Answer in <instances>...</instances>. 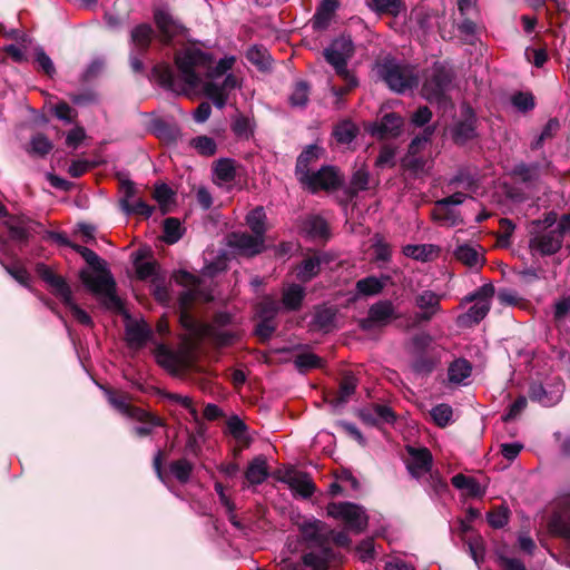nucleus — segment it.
I'll list each match as a JSON object with an SVG mask.
<instances>
[{
  "instance_id": "nucleus-8",
  "label": "nucleus",
  "mask_w": 570,
  "mask_h": 570,
  "mask_svg": "<svg viewBox=\"0 0 570 570\" xmlns=\"http://www.w3.org/2000/svg\"><path fill=\"white\" fill-rule=\"evenodd\" d=\"M307 189L315 194L320 190H337L344 184L340 169L335 166H322L317 171L311 173L301 181Z\"/></svg>"
},
{
  "instance_id": "nucleus-26",
  "label": "nucleus",
  "mask_w": 570,
  "mask_h": 570,
  "mask_svg": "<svg viewBox=\"0 0 570 570\" xmlns=\"http://www.w3.org/2000/svg\"><path fill=\"white\" fill-rule=\"evenodd\" d=\"M7 218L3 225L8 229L9 238L20 245H27L30 240L27 235L28 216L10 214Z\"/></svg>"
},
{
  "instance_id": "nucleus-32",
  "label": "nucleus",
  "mask_w": 570,
  "mask_h": 570,
  "mask_svg": "<svg viewBox=\"0 0 570 570\" xmlns=\"http://www.w3.org/2000/svg\"><path fill=\"white\" fill-rule=\"evenodd\" d=\"M155 37V31L149 23H140L136 26L130 32L131 43L141 52L148 51L151 41Z\"/></svg>"
},
{
  "instance_id": "nucleus-14",
  "label": "nucleus",
  "mask_w": 570,
  "mask_h": 570,
  "mask_svg": "<svg viewBox=\"0 0 570 570\" xmlns=\"http://www.w3.org/2000/svg\"><path fill=\"white\" fill-rule=\"evenodd\" d=\"M331 261L330 254L322 250H315L312 255H306L295 268L296 278L301 283L311 282L321 273L322 266L328 265Z\"/></svg>"
},
{
  "instance_id": "nucleus-39",
  "label": "nucleus",
  "mask_w": 570,
  "mask_h": 570,
  "mask_svg": "<svg viewBox=\"0 0 570 570\" xmlns=\"http://www.w3.org/2000/svg\"><path fill=\"white\" fill-rule=\"evenodd\" d=\"M53 149V144L49 140V138L42 134L37 132L31 136L28 147H26V151L31 156H37L45 158L50 151Z\"/></svg>"
},
{
  "instance_id": "nucleus-50",
  "label": "nucleus",
  "mask_w": 570,
  "mask_h": 570,
  "mask_svg": "<svg viewBox=\"0 0 570 570\" xmlns=\"http://www.w3.org/2000/svg\"><path fill=\"white\" fill-rule=\"evenodd\" d=\"M294 364L301 373H305L312 368H322L325 360L314 353H301L294 358Z\"/></svg>"
},
{
  "instance_id": "nucleus-46",
  "label": "nucleus",
  "mask_w": 570,
  "mask_h": 570,
  "mask_svg": "<svg viewBox=\"0 0 570 570\" xmlns=\"http://www.w3.org/2000/svg\"><path fill=\"white\" fill-rule=\"evenodd\" d=\"M472 373V365L465 358H458L449 366V380L454 383H461Z\"/></svg>"
},
{
  "instance_id": "nucleus-22",
  "label": "nucleus",
  "mask_w": 570,
  "mask_h": 570,
  "mask_svg": "<svg viewBox=\"0 0 570 570\" xmlns=\"http://www.w3.org/2000/svg\"><path fill=\"white\" fill-rule=\"evenodd\" d=\"M302 229L312 240L327 242L331 237L328 224L320 215L307 216L303 222Z\"/></svg>"
},
{
  "instance_id": "nucleus-28",
  "label": "nucleus",
  "mask_w": 570,
  "mask_h": 570,
  "mask_svg": "<svg viewBox=\"0 0 570 570\" xmlns=\"http://www.w3.org/2000/svg\"><path fill=\"white\" fill-rule=\"evenodd\" d=\"M284 481L304 499L311 498L316 491V485L307 473L288 472Z\"/></svg>"
},
{
  "instance_id": "nucleus-31",
  "label": "nucleus",
  "mask_w": 570,
  "mask_h": 570,
  "mask_svg": "<svg viewBox=\"0 0 570 570\" xmlns=\"http://www.w3.org/2000/svg\"><path fill=\"white\" fill-rule=\"evenodd\" d=\"M268 466L266 462V458L263 455H258L254 458L246 471H245V479L248 482V484L252 485H258L262 484L266 479L268 478Z\"/></svg>"
},
{
  "instance_id": "nucleus-45",
  "label": "nucleus",
  "mask_w": 570,
  "mask_h": 570,
  "mask_svg": "<svg viewBox=\"0 0 570 570\" xmlns=\"http://www.w3.org/2000/svg\"><path fill=\"white\" fill-rule=\"evenodd\" d=\"M163 232V240L168 245L176 244L184 235L181 223L176 217H168L164 220Z\"/></svg>"
},
{
  "instance_id": "nucleus-43",
  "label": "nucleus",
  "mask_w": 570,
  "mask_h": 570,
  "mask_svg": "<svg viewBox=\"0 0 570 570\" xmlns=\"http://www.w3.org/2000/svg\"><path fill=\"white\" fill-rule=\"evenodd\" d=\"M266 214L263 207H256L246 216V223L252 233L258 237L265 238L266 233Z\"/></svg>"
},
{
  "instance_id": "nucleus-57",
  "label": "nucleus",
  "mask_w": 570,
  "mask_h": 570,
  "mask_svg": "<svg viewBox=\"0 0 570 570\" xmlns=\"http://www.w3.org/2000/svg\"><path fill=\"white\" fill-rule=\"evenodd\" d=\"M120 207L127 215H139L149 218L154 213V207L148 205L144 199H138L135 204L127 200H120Z\"/></svg>"
},
{
  "instance_id": "nucleus-42",
  "label": "nucleus",
  "mask_w": 570,
  "mask_h": 570,
  "mask_svg": "<svg viewBox=\"0 0 570 570\" xmlns=\"http://www.w3.org/2000/svg\"><path fill=\"white\" fill-rule=\"evenodd\" d=\"M337 309L334 307L327 306H317L315 308L313 324L324 332H328L330 328L334 325L336 320Z\"/></svg>"
},
{
  "instance_id": "nucleus-61",
  "label": "nucleus",
  "mask_w": 570,
  "mask_h": 570,
  "mask_svg": "<svg viewBox=\"0 0 570 570\" xmlns=\"http://www.w3.org/2000/svg\"><path fill=\"white\" fill-rule=\"evenodd\" d=\"M433 422L439 428H445L450 424L453 416L452 407L449 404L441 403L435 405L430 412Z\"/></svg>"
},
{
  "instance_id": "nucleus-25",
  "label": "nucleus",
  "mask_w": 570,
  "mask_h": 570,
  "mask_svg": "<svg viewBox=\"0 0 570 570\" xmlns=\"http://www.w3.org/2000/svg\"><path fill=\"white\" fill-rule=\"evenodd\" d=\"M338 7V0H323L316 8V11L312 18V28L315 31L326 30Z\"/></svg>"
},
{
  "instance_id": "nucleus-2",
  "label": "nucleus",
  "mask_w": 570,
  "mask_h": 570,
  "mask_svg": "<svg viewBox=\"0 0 570 570\" xmlns=\"http://www.w3.org/2000/svg\"><path fill=\"white\" fill-rule=\"evenodd\" d=\"M42 239L53 242L59 246L70 247L78 253L92 269V272L88 269L79 272V278L83 286L95 296L99 297L106 308L117 312L124 309L122 302L116 293L117 285L115 278L97 253L88 247L70 242L66 233L62 232L45 230Z\"/></svg>"
},
{
  "instance_id": "nucleus-17",
  "label": "nucleus",
  "mask_w": 570,
  "mask_h": 570,
  "mask_svg": "<svg viewBox=\"0 0 570 570\" xmlns=\"http://www.w3.org/2000/svg\"><path fill=\"white\" fill-rule=\"evenodd\" d=\"M548 527L551 533L570 542V494L560 498L558 509L551 515Z\"/></svg>"
},
{
  "instance_id": "nucleus-9",
  "label": "nucleus",
  "mask_w": 570,
  "mask_h": 570,
  "mask_svg": "<svg viewBox=\"0 0 570 570\" xmlns=\"http://www.w3.org/2000/svg\"><path fill=\"white\" fill-rule=\"evenodd\" d=\"M478 117L470 104L461 105V118L456 120L451 129L452 141L458 146H464L469 141L478 138Z\"/></svg>"
},
{
  "instance_id": "nucleus-4",
  "label": "nucleus",
  "mask_w": 570,
  "mask_h": 570,
  "mask_svg": "<svg viewBox=\"0 0 570 570\" xmlns=\"http://www.w3.org/2000/svg\"><path fill=\"white\" fill-rule=\"evenodd\" d=\"M454 72L441 65H435L422 86L423 97L444 110L453 107L450 91L453 88Z\"/></svg>"
},
{
  "instance_id": "nucleus-11",
  "label": "nucleus",
  "mask_w": 570,
  "mask_h": 570,
  "mask_svg": "<svg viewBox=\"0 0 570 570\" xmlns=\"http://www.w3.org/2000/svg\"><path fill=\"white\" fill-rule=\"evenodd\" d=\"M397 318L395 308L390 299H382L372 304L368 308L367 316L360 321V328L363 331H372L374 327L386 326L392 320Z\"/></svg>"
},
{
  "instance_id": "nucleus-10",
  "label": "nucleus",
  "mask_w": 570,
  "mask_h": 570,
  "mask_svg": "<svg viewBox=\"0 0 570 570\" xmlns=\"http://www.w3.org/2000/svg\"><path fill=\"white\" fill-rule=\"evenodd\" d=\"M563 392L564 383L561 380H554L547 384L533 382L529 386L528 396L532 402L550 407L561 401Z\"/></svg>"
},
{
  "instance_id": "nucleus-24",
  "label": "nucleus",
  "mask_w": 570,
  "mask_h": 570,
  "mask_svg": "<svg viewBox=\"0 0 570 570\" xmlns=\"http://www.w3.org/2000/svg\"><path fill=\"white\" fill-rule=\"evenodd\" d=\"M563 238L556 232H550L530 239V248L537 249L543 256H550L560 250Z\"/></svg>"
},
{
  "instance_id": "nucleus-37",
  "label": "nucleus",
  "mask_w": 570,
  "mask_h": 570,
  "mask_svg": "<svg viewBox=\"0 0 570 570\" xmlns=\"http://www.w3.org/2000/svg\"><path fill=\"white\" fill-rule=\"evenodd\" d=\"M367 6L379 14L397 17L405 10L403 0H367Z\"/></svg>"
},
{
  "instance_id": "nucleus-47",
  "label": "nucleus",
  "mask_w": 570,
  "mask_h": 570,
  "mask_svg": "<svg viewBox=\"0 0 570 570\" xmlns=\"http://www.w3.org/2000/svg\"><path fill=\"white\" fill-rule=\"evenodd\" d=\"M200 87L203 88L204 94L213 101L216 108H225L228 96L227 92L222 89V87H218L217 82L205 81L203 85H200Z\"/></svg>"
},
{
  "instance_id": "nucleus-62",
  "label": "nucleus",
  "mask_w": 570,
  "mask_h": 570,
  "mask_svg": "<svg viewBox=\"0 0 570 570\" xmlns=\"http://www.w3.org/2000/svg\"><path fill=\"white\" fill-rule=\"evenodd\" d=\"M426 159L420 155H411L409 151L401 159V167L405 171L416 176L424 170Z\"/></svg>"
},
{
  "instance_id": "nucleus-6",
  "label": "nucleus",
  "mask_w": 570,
  "mask_h": 570,
  "mask_svg": "<svg viewBox=\"0 0 570 570\" xmlns=\"http://www.w3.org/2000/svg\"><path fill=\"white\" fill-rule=\"evenodd\" d=\"M355 53V47L352 37L342 33L333 39L323 50L325 61L333 67L337 76H348L347 63Z\"/></svg>"
},
{
  "instance_id": "nucleus-48",
  "label": "nucleus",
  "mask_w": 570,
  "mask_h": 570,
  "mask_svg": "<svg viewBox=\"0 0 570 570\" xmlns=\"http://www.w3.org/2000/svg\"><path fill=\"white\" fill-rule=\"evenodd\" d=\"M435 126L424 127L423 131L416 135L409 144L407 151L411 155H420L429 144L432 142V137L435 132Z\"/></svg>"
},
{
  "instance_id": "nucleus-59",
  "label": "nucleus",
  "mask_w": 570,
  "mask_h": 570,
  "mask_svg": "<svg viewBox=\"0 0 570 570\" xmlns=\"http://www.w3.org/2000/svg\"><path fill=\"white\" fill-rule=\"evenodd\" d=\"M281 311V304L272 298L262 301L256 308V315L259 320L275 321Z\"/></svg>"
},
{
  "instance_id": "nucleus-12",
  "label": "nucleus",
  "mask_w": 570,
  "mask_h": 570,
  "mask_svg": "<svg viewBox=\"0 0 570 570\" xmlns=\"http://www.w3.org/2000/svg\"><path fill=\"white\" fill-rule=\"evenodd\" d=\"M35 271L39 278L50 287L51 293L61 299L63 305L70 303L73 297L72 291L65 277L56 274L51 267L45 263H37Z\"/></svg>"
},
{
  "instance_id": "nucleus-30",
  "label": "nucleus",
  "mask_w": 570,
  "mask_h": 570,
  "mask_svg": "<svg viewBox=\"0 0 570 570\" xmlns=\"http://www.w3.org/2000/svg\"><path fill=\"white\" fill-rule=\"evenodd\" d=\"M238 330H219L213 326H205L204 338L207 337L217 347H226L235 344L240 340Z\"/></svg>"
},
{
  "instance_id": "nucleus-23",
  "label": "nucleus",
  "mask_w": 570,
  "mask_h": 570,
  "mask_svg": "<svg viewBox=\"0 0 570 570\" xmlns=\"http://www.w3.org/2000/svg\"><path fill=\"white\" fill-rule=\"evenodd\" d=\"M541 176V166L539 163H519L511 170V177L523 184L527 188L535 186Z\"/></svg>"
},
{
  "instance_id": "nucleus-21",
  "label": "nucleus",
  "mask_w": 570,
  "mask_h": 570,
  "mask_svg": "<svg viewBox=\"0 0 570 570\" xmlns=\"http://www.w3.org/2000/svg\"><path fill=\"white\" fill-rule=\"evenodd\" d=\"M407 453L411 456V462L407 463V470L411 474L417 475L431 470L433 456L428 448L407 446Z\"/></svg>"
},
{
  "instance_id": "nucleus-60",
  "label": "nucleus",
  "mask_w": 570,
  "mask_h": 570,
  "mask_svg": "<svg viewBox=\"0 0 570 570\" xmlns=\"http://www.w3.org/2000/svg\"><path fill=\"white\" fill-rule=\"evenodd\" d=\"M510 510L504 505L493 508L487 513V521L493 529H502L508 524Z\"/></svg>"
},
{
  "instance_id": "nucleus-35",
  "label": "nucleus",
  "mask_w": 570,
  "mask_h": 570,
  "mask_svg": "<svg viewBox=\"0 0 570 570\" xmlns=\"http://www.w3.org/2000/svg\"><path fill=\"white\" fill-rule=\"evenodd\" d=\"M150 336L151 331L146 324L135 323L126 327V338L129 346L141 348Z\"/></svg>"
},
{
  "instance_id": "nucleus-56",
  "label": "nucleus",
  "mask_w": 570,
  "mask_h": 570,
  "mask_svg": "<svg viewBox=\"0 0 570 570\" xmlns=\"http://www.w3.org/2000/svg\"><path fill=\"white\" fill-rule=\"evenodd\" d=\"M490 302L481 299V302H475V304L468 309L462 318L466 320L471 325H476L485 318L490 312Z\"/></svg>"
},
{
  "instance_id": "nucleus-53",
  "label": "nucleus",
  "mask_w": 570,
  "mask_h": 570,
  "mask_svg": "<svg viewBox=\"0 0 570 570\" xmlns=\"http://www.w3.org/2000/svg\"><path fill=\"white\" fill-rule=\"evenodd\" d=\"M145 413L150 416V420L147 419L146 421H139L140 423H142V425L140 426H135L132 429V433L137 436V438H146V436H149L151 435L153 431H154V428H157V426H166V422L163 417L158 416L157 414L153 413V412H149L147 410H145Z\"/></svg>"
},
{
  "instance_id": "nucleus-58",
  "label": "nucleus",
  "mask_w": 570,
  "mask_h": 570,
  "mask_svg": "<svg viewBox=\"0 0 570 570\" xmlns=\"http://www.w3.org/2000/svg\"><path fill=\"white\" fill-rule=\"evenodd\" d=\"M190 146L202 156L210 157L217 151L216 141L208 136H197L190 140Z\"/></svg>"
},
{
  "instance_id": "nucleus-27",
  "label": "nucleus",
  "mask_w": 570,
  "mask_h": 570,
  "mask_svg": "<svg viewBox=\"0 0 570 570\" xmlns=\"http://www.w3.org/2000/svg\"><path fill=\"white\" fill-rule=\"evenodd\" d=\"M321 151L322 148L313 144L304 148L298 155L295 165V175L299 183L305 178V176L311 174L309 165L320 158Z\"/></svg>"
},
{
  "instance_id": "nucleus-44",
  "label": "nucleus",
  "mask_w": 570,
  "mask_h": 570,
  "mask_svg": "<svg viewBox=\"0 0 570 570\" xmlns=\"http://www.w3.org/2000/svg\"><path fill=\"white\" fill-rule=\"evenodd\" d=\"M414 304L421 311L441 312V296L430 289L416 295Z\"/></svg>"
},
{
  "instance_id": "nucleus-7",
  "label": "nucleus",
  "mask_w": 570,
  "mask_h": 570,
  "mask_svg": "<svg viewBox=\"0 0 570 570\" xmlns=\"http://www.w3.org/2000/svg\"><path fill=\"white\" fill-rule=\"evenodd\" d=\"M327 515L343 520L347 530L354 533H362L368 524V517L365 510L353 502H331L326 507Z\"/></svg>"
},
{
  "instance_id": "nucleus-20",
  "label": "nucleus",
  "mask_w": 570,
  "mask_h": 570,
  "mask_svg": "<svg viewBox=\"0 0 570 570\" xmlns=\"http://www.w3.org/2000/svg\"><path fill=\"white\" fill-rule=\"evenodd\" d=\"M403 124V118L399 114L387 112L374 125L372 134L381 139L395 138L401 135Z\"/></svg>"
},
{
  "instance_id": "nucleus-13",
  "label": "nucleus",
  "mask_w": 570,
  "mask_h": 570,
  "mask_svg": "<svg viewBox=\"0 0 570 570\" xmlns=\"http://www.w3.org/2000/svg\"><path fill=\"white\" fill-rule=\"evenodd\" d=\"M154 21L159 30L160 41L165 46L171 45L176 37L184 36L187 32V28L165 10L156 9Z\"/></svg>"
},
{
  "instance_id": "nucleus-18",
  "label": "nucleus",
  "mask_w": 570,
  "mask_h": 570,
  "mask_svg": "<svg viewBox=\"0 0 570 570\" xmlns=\"http://www.w3.org/2000/svg\"><path fill=\"white\" fill-rule=\"evenodd\" d=\"M357 384L358 380L353 373H345L340 381L338 390L330 391L325 394V402L333 407L344 406L350 401L351 396L355 394Z\"/></svg>"
},
{
  "instance_id": "nucleus-3",
  "label": "nucleus",
  "mask_w": 570,
  "mask_h": 570,
  "mask_svg": "<svg viewBox=\"0 0 570 570\" xmlns=\"http://www.w3.org/2000/svg\"><path fill=\"white\" fill-rule=\"evenodd\" d=\"M299 531L298 542L308 550L302 556V563L312 570H328L335 559V551L323 531L326 524L318 520H304L297 523Z\"/></svg>"
},
{
  "instance_id": "nucleus-52",
  "label": "nucleus",
  "mask_w": 570,
  "mask_h": 570,
  "mask_svg": "<svg viewBox=\"0 0 570 570\" xmlns=\"http://www.w3.org/2000/svg\"><path fill=\"white\" fill-rule=\"evenodd\" d=\"M370 174L366 169L355 170L351 177L350 186L346 190L350 198L355 197L360 191L368 189Z\"/></svg>"
},
{
  "instance_id": "nucleus-33",
  "label": "nucleus",
  "mask_w": 570,
  "mask_h": 570,
  "mask_svg": "<svg viewBox=\"0 0 570 570\" xmlns=\"http://www.w3.org/2000/svg\"><path fill=\"white\" fill-rule=\"evenodd\" d=\"M431 217L434 222L448 226H456L463 223L459 212L452 209L450 205H440L439 200L435 202Z\"/></svg>"
},
{
  "instance_id": "nucleus-38",
  "label": "nucleus",
  "mask_w": 570,
  "mask_h": 570,
  "mask_svg": "<svg viewBox=\"0 0 570 570\" xmlns=\"http://www.w3.org/2000/svg\"><path fill=\"white\" fill-rule=\"evenodd\" d=\"M179 324L193 338L197 341L204 338V323L198 322L191 311H179Z\"/></svg>"
},
{
  "instance_id": "nucleus-51",
  "label": "nucleus",
  "mask_w": 570,
  "mask_h": 570,
  "mask_svg": "<svg viewBox=\"0 0 570 570\" xmlns=\"http://www.w3.org/2000/svg\"><path fill=\"white\" fill-rule=\"evenodd\" d=\"M227 428L232 436L239 443H244L245 448L250 445V438L246 435L247 425L237 415H233L227 420Z\"/></svg>"
},
{
  "instance_id": "nucleus-36",
  "label": "nucleus",
  "mask_w": 570,
  "mask_h": 570,
  "mask_svg": "<svg viewBox=\"0 0 570 570\" xmlns=\"http://www.w3.org/2000/svg\"><path fill=\"white\" fill-rule=\"evenodd\" d=\"M0 264L4 268V271L21 286L32 291L31 281L32 277L28 269L21 264L20 261H16L11 264H7L0 258Z\"/></svg>"
},
{
  "instance_id": "nucleus-5",
  "label": "nucleus",
  "mask_w": 570,
  "mask_h": 570,
  "mask_svg": "<svg viewBox=\"0 0 570 570\" xmlns=\"http://www.w3.org/2000/svg\"><path fill=\"white\" fill-rule=\"evenodd\" d=\"M377 77L395 94H404L417 87L419 78L409 65L399 63L394 58H384L376 65Z\"/></svg>"
},
{
  "instance_id": "nucleus-19",
  "label": "nucleus",
  "mask_w": 570,
  "mask_h": 570,
  "mask_svg": "<svg viewBox=\"0 0 570 570\" xmlns=\"http://www.w3.org/2000/svg\"><path fill=\"white\" fill-rule=\"evenodd\" d=\"M151 256H153V252L150 249H144V248H140L132 254V257H134L132 264L135 266V271H136V275H137L138 279L146 281L148 278H151V277L156 278L158 276V271L160 268L158 262L155 259L144 262V259L151 257Z\"/></svg>"
},
{
  "instance_id": "nucleus-64",
  "label": "nucleus",
  "mask_w": 570,
  "mask_h": 570,
  "mask_svg": "<svg viewBox=\"0 0 570 570\" xmlns=\"http://www.w3.org/2000/svg\"><path fill=\"white\" fill-rule=\"evenodd\" d=\"M454 255L459 262L469 267L475 266L480 259V254L478 250L468 244L459 246L455 249Z\"/></svg>"
},
{
  "instance_id": "nucleus-49",
  "label": "nucleus",
  "mask_w": 570,
  "mask_h": 570,
  "mask_svg": "<svg viewBox=\"0 0 570 570\" xmlns=\"http://www.w3.org/2000/svg\"><path fill=\"white\" fill-rule=\"evenodd\" d=\"M194 470V464L187 459L181 458L170 462L169 471L176 478V480L185 484L190 480Z\"/></svg>"
},
{
  "instance_id": "nucleus-40",
  "label": "nucleus",
  "mask_w": 570,
  "mask_h": 570,
  "mask_svg": "<svg viewBox=\"0 0 570 570\" xmlns=\"http://www.w3.org/2000/svg\"><path fill=\"white\" fill-rule=\"evenodd\" d=\"M451 483L459 490H465L469 497L480 498L483 495V490L481 489L479 482L472 476L458 473L452 476Z\"/></svg>"
},
{
  "instance_id": "nucleus-54",
  "label": "nucleus",
  "mask_w": 570,
  "mask_h": 570,
  "mask_svg": "<svg viewBox=\"0 0 570 570\" xmlns=\"http://www.w3.org/2000/svg\"><path fill=\"white\" fill-rule=\"evenodd\" d=\"M356 291L364 296H373L380 294L384 288V283L375 276H367L356 282Z\"/></svg>"
},
{
  "instance_id": "nucleus-41",
  "label": "nucleus",
  "mask_w": 570,
  "mask_h": 570,
  "mask_svg": "<svg viewBox=\"0 0 570 570\" xmlns=\"http://www.w3.org/2000/svg\"><path fill=\"white\" fill-rule=\"evenodd\" d=\"M213 173L223 183H232L236 178L235 160L232 158H220L213 165Z\"/></svg>"
},
{
  "instance_id": "nucleus-55",
  "label": "nucleus",
  "mask_w": 570,
  "mask_h": 570,
  "mask_svg": "<svg viewBox=\"0 0 570 570\" xmlns=\"http://www.w3.org/2000/svg\"><path fill=\"white\" fill-rule=\"evenodd\" d=\"M358 134V128L350 120H344L335 126L333 135L341 144L352 142Z\"/></svg>"
},
{
  "instance_id": "nucleus-34",
  "label": "nucleus",
  "mask_w": 570,
  "mask_h": 570,
  "mask_svg": "<svg viewBox=\"0 0 570 570\" xmlns=\"http://www.w3.org/2000/svg\"><path fill=\"white\" fill-rule=\"evenodd\" d=\"M246 59L259 71H268L272 68V57L264 46L249 47L246 51Z\"/></svg>"
},
{
  "instance_id": "nucleus-63",
  "label": "nucleus",
  "mask_w": 570,
  "mask_h": 570,
  "mask_svg": "<svg viewBox=\"0 0 570 570\" xmlns=\"http://www.w3.org/2000/svg\"><path fill=\"white\" fill-rule=\"evenodd\" d=\"M470 556L475 561V563H480L484 559V542L481 535L479 534H470L466 539H464Z\"/></svg>"
},
{
  "instance_id": "nucleus-1",
  "label": "nucleus",
  "mask_w": 570,
  "mask_h": 570,
  "mask_svg": "<svg viewBox=\"0 0 570 570\" xmlns=\"http://www.w3.org/2000/svg\"><path fill=\"white\" fill-rule=\"evenodd\" d=\"M214 61L213 53L203 51L195 46H188L174 53V63L178 75L169 63L159 62L151 68L149 79L165 90L178 96H187L205 82L206 72L209 70L210 62Z\"/></svg>"
},
{
  "instance_id": "nucleus-15",
  "label": "nucleus",
  "mask_w": 570,
  "mask_h": 570,
  "mask_svg": "<svg viewBox=\"0 0 570 570\" xmlns=\"http://www.w3.org/2000/svg\"><path fill=\"white\" fill-rule=\"evenodd\" d=\"M228 245L238 254L253 257L265 250V238L246 232H233L228 236Z\"/></svg>"
},
{
  "instance_id": "nucleus-29",
  "label": "nucleus",
  "mask_w": 570,
  "mask_h": 570,
  "mask_svg": "<svg viewBox=\"0 0 570 570\" xmlns=\"http://www.w3.org/2000/svg\"><path fill=\"white\" fill-rule=\"evenodd\" d=\"M305 296L302 285L292 284L282 292L281 305L286 312H297L302 308Z\"/></svg>"
},
{
  "instance_id": "nucleus-16",
  "label": "nucleus",
  "mask_w": 570,
  "mask_h": 570,
  "mask_svg": "<svg viewBox=\"0 0 570 570\" xmlns=\"http://www.w3.org/2000/svg\"><path fill=\"white\" fill-rule=\"evenodd\" d=\"M107 400L119 413L135 421L150 420L145 409L130 404L131 396L121 391L109 389L106 391Z\"/></svg>"
}]
</instances>
